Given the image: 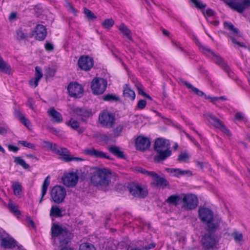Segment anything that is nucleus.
<instances>
[{"instance_id":"09e8293b","label":"nucleus","mask_w":250,"mask_h":250,"mask_svg":"<svg viewBox=\"0 0 250 250\" xmlns=\"http://www.w3.org/2000/svg\"><path fill=\"white\" fill-rule=\"evenodd\" d=\"M190 1L193 3L195 6L200 9H204L206 6L205 4H203L201 1L199 0H190Z\"/></svg>"},{"instance_id":"58836bf2","label":"nucleus","mask_w":250,"mask_h":250,"mask_svg":"<svg viewBox=\"0 0 250 250\" xmlns=\"http://www.w3.org/2000/svg\"><path fill=\"white\" fill-rule=\"evenodd\" d=\"M232 237H233L236 243L239 244L240 245H242V243L243 241V235L242 233L235 230L231 234Z\"/></svg>"},{"instance_id":"c03bdc74","label":"nucleus","mask_w":250,"mask_h":250,"mask_svg":"<svg viewBox=\"0 0 250 250\" xmlns=\"http://www.w3.org/2000/svg\"><path fill=\"white\" fill-rule=\"evenodd\" d=\"M185 136L188 138L197 148L201 149V146L198 141L192 136L188 133L186 131H182Z\"/></svg>"},{"instance_id":"393cba45","label":"nucleus","mask_w":250,"mask_h":250,"mask_svg":"<svg viewBox=\"0 0 250 250\" xmlns=\"http://www.w3.org/2000/svg\"><path fill=\"white\" fill-rule=\"evenodd\" d=\"M14 114L16 118H17L20 122L24 125L26 127L29 128L31 126V123L30 121L25 118L21 112L17 109H14Z\"/></svg>"},{"instance_id":"de8ad7c7","label":"nucleus","mask_w":250,"mask_h":250,"mask_svg":"<svg viewBox=\"0 0 250 250\" xmlns=\"http://www.w3.org/2000/svg\"><path fill=\"white\" fill-rule=\"evenodd\" d=\"M56 74V70L52 68H48L45 71V76L46 79L53 77Z\"/></svg>"},{"instance_id":"1a4fd4ad","label":"nucleus","mask_w":250,"mask_h":250,"mask_svg":"<svg viewBox=\"0 0 250 250\" xmlns=\"http://www.w3.org/2000/svg\"><path fill=\"white\" fill-rule=\"evenodd\" d=\"M215 231H207L202 236V244L204 250H212L218 243L217 236Z\"/></svg>"},{"instance_id":"cd10ccee","label":"nucleus","mask_w":250,"mask_h":250,"mask_svg":"<svg viewBox=\"0 0 250 250\" xmlns=\"http://www.w3.org/2000/svg\"><path fill=\"white\" fill-rule=\"evenodd\" d=\"M65 125L73 130H76L79 134L83 132L84 130L83 127H80V123L78 121L72 118L65 123Z\"/></svg>"},{"instance_id":"9b49d317","label":"nucleus","mask_w":250,"mask_h":250,"mask_svg":"<svg viewBox=\"0 0 250 250\" xmlns=\"http://www.w3.org/2000/svg\"><path fill=\"white\" fill-rule=\"evenodd\" d=\"M182 201V208L186 210H191L196 208L199 203L198 197L193 194H184Z\"/></svg>"},{"instance_id":"bf43d9fd","label":"nucleus","mask_w":250,"mask_h":250,"mask_svg":"<svg viewBox=\"0 0 250 250\" xmlns=\"http://www.w3.org/2000/svg\"><path fill=\"white\" fill-rule=\"evenodd\" d=\"M188 125L189 126L190 129L195 132L199 137H202V135L197 130L195 129V127H194V124L193 123L188 122Z\"/></svg>"},{"instance_id":"4c0bfd02","label":"nucleus","mask_w":250,"mask_h":250,"mask_svg":"<svg viewBox=\"0 0 250 250\" xmlns=\"http://www.w3.org/2000/svg\"><path fill=\"white\" fill-rule=\"evenodd\" d=\"M12 188L15 195L19 196L21 194L22 186L19 182H14L12 185Z\"/></svg>"},{"instance_id":"b1692460","label":"nucleus","mask_w":250,"mask_h":250,"mask_svg":"<svg viewBox=\"0 0 250 250\" xmlns=\"http://www.w3.org/2000/svg\"><path fill=\"white\" fill-rule=\"evenodd\" d=\"M166 170L167 172L173 173V176L176 177H180L185 175H188L189 176L192 175V171L189 170H182L178 168H167Z\"/></svg>"},{"instance_id":"338daca9","label":"nucleus","mask_w":250,"mask_h":250,"mask_svg":"<svg viewBox=\"0 0 250 250\" xmlns=\"http://www.w3.org/2000/svg\"><path fill=\"white\" fill-rule=\"evenodd\" d=\"M195 166L196 167H199L201 169H203L204 167V163L199 161H195Z\"/></svg>"},{"instance_id":"603ef678","label":"nucleus","mask_w":250,"mask_h":250,"mask_svg":"<svg viewBox=\"0 0 250 250\" xmlns=\"http://www.w3.org/2000/svg\"><path fill=\"white\" fill-rule=\"evenodd\" d=\"M83 12L88 19L93 20L96 18V17L94 15L93 13L91 10L87 9L86 8H84Z\"/></svg>"},{"instance_id":"6ab92c4d","label":"nucleus","mask_w":250,"mask_h":250,"mask_svg":"<svg viewBox=\"0 0 250 250\" xmlns=\"http://www.w3.org/2000/svg\"><path fill=\"white\" fill-rule=\"evenodd\" d=\"M35 39L39 41H43L47 35L46 27L42 24H37L34 29Z\"/></svg>"},{"instance_id":"f8f14e48","label":"nucleus","mask_w":250,"mask_h":250,"mask_svg":"<svg viewBox=\"0 0 250 250\" xmlns=\"http://www.w3.org/2000/svg\"><path fill=\"white\" fill-rule=\"evenodd\" d=\"M127 188L130 194L134 197L145 198L148 194V190L139 184L132 183L129 184Z\"/></svg>"},{"instance_id":"39448f33","label":"nucleus","mask_w":250,"mask_h":250,"mask_svg":"<svg viewBox=\"0 0 250 250\" xmlns=\"http://www.w3.org/2000/svg\"><path fill=\"white\" fill-rule=\"evenodd\" d=\"M43 143L44 144V147L54 154L60 156L61 160L65 162H80L84 160V159L81 157L72 156L70 151L66 147H60L56 144L48 141H43Z\"/></svg>"},{"instance_id":"9d476101","label":"nucleus","mask_w":250,"mask_h":250,"mask_svg":"<svg viewBox=\"0 0 250 250\" xmlns=\"http://www.w3.org/2000/svg\"><path fill=\"white\" fill-rule=\"evenodd\" d=\"M107 81L102 78H94L91 83V88L94 95L103 94L107 87Z\"/></svg>"},{"instance_id":"5fc2aeb1","label":"nucleus","mask_w":250,"mask_h":250,"mask_svg":"<svg viewBox=\"0 0 250 250\" xmlns=\"http://www.w3.org/2000/svg\"><path fill=\"white\" fill-rule=\"evenodd\" d=\"M39 81L40 80L34 77L29 80V84L30 86L36 88L38 85Z\"/></svg>"},{"instance_id":"c9c22d12","label":"nucleus","mask_w":250,"mask_h":250,"mask_svg":"<svg viewBox=\"0 0 250 250\" xmlns=\"http://www.w3.org/2000/svg\"><path fill=\"white\" fill-rule=\"evenodd\" d=\"M50 215L54 217H62L63 216L61 209L56 206H52L50 211Z\"/></svg>"},{"instance_id":"a211bd4d","label":"nucleus","mask_w":250,"mask_h":250,"mask_svg":"<svg viewBox=\"0 0 250 250\" xmlns=\"http://www.w3.org/2000/svg\"><path fill=\"white\" fill-rule=\"evenodd\" d=\"M135 146L137 150L144 151L149 148L150 142L147 137L138 136L136 139Z\"/></svg>"},{"instance_id":"13d9d810","label":"nucleus","mask_w":250,"mask_h":250,"mask_svg":"<svg viewBox=\"0 0 250 250\" xmlns=\"http://www.w3.org/2000/svg\"><path fill=\"white\" fill-rule=\"evenodd\" d=\"M206 100H208L210 103L215 104L216 103V100L217 99L216 97H211V96H208L205 94L204 97Z\"/></svg>"},{"instance_id":"a878e982","label":"nucleus","mask_w":250,"mask_h":250,"mask_svg":"<svg viewBox=\"0 0 250 250\" xmlns=\"http://www.w3.org/2000/svg\"><path fill=\"white\" fill-rule=\"evenodd\" d=\"M0 245L4 249H13L17 245V242L13 238L2 237L0 239Z\"/></svg>"},{"instance_id":"4468645a","label":"nucleus","mask_w":250,"mask_h":250,"mask_svg":"<svg viewBox=\"0 0 250 250\" xmlns=\"http://www.w3.org/2000/svg\"><path fill=\"white\" fill-rule=\"evenodd\" d=\"M74 114L80 119L81 122L87 123L88 119L92 116L91 110L85 107H76L72 109Z\"/></svg>"},{"instance_id":"f03ea898","label":"nucleus","mask_w":250,"mask_h":250,"mask_svg":"<svg viewBox=\"0 0 250 250\" xmlns=\"http://www.w3.org/2000/svg\"><path fill=\"white\" fill-rule=\"evenodd\" d=\"M153 148L156 155L153 157L155 163L166 161L172 155L170 145L168 140L163 138H157L154 143Z\"/></svg>"},{"instance_id":"37998d69","label":"nucleus","mask_w":250,"mask_h":250,"mask_svg":"<svg viewBox=\"0 0 250 250\" xmlns=\"http://www.w3.org/2000/svg\"><path fill=\"white\" fill-rule=\"evenodd\" d=\"M224 27L235 34H238L239 31V29L235 27L231 22H225L224 23Z\"/></svg>"},{"instance_id":"3c124183","label":"nucleus","mask_w":250,"mask_h":250,"mask_svg":"<svg viewBox=\"0 0 250 250\" xmlns=\"http://www.w3.org/2000/svg\"><path fill=\"white\" fill-rule=\"evenodd\" d=\"M35 73L34 78H36L40 80L43 76L41 68L38 66H36L35 68Z\"/></svg>"},{"instance_id":"052dcab7","label":"nucleus","mask_w":250,"mask_h":250,"mask_svg":"<svg viewBox=\"0 0 250 250\" xmlns=\"http://www.w3.org/2000/svg\"><path fill=\"white\" fill-rule=\"evenodd\" d=\"M230 39L234 44H237L241 47H246L244 43L236 41L234 38L230 37Z\"/></svg>"},{"instance_id":"864d4df0","label":"nucleus","mask_w":250,"mask_h":250,"mask_svg":"<svg viewBox=\"0 0 250 250\" xmlns=\"http://www.w3.org/2000/svg\"><path fill=\"white\" fill-rule=\"evenodd\" d=\"M19 142V144H20L23 146L29 148L35 149V145L33 144H32L25 141H20Z\"/></svg>"},{"instance_id":"2f4dec72","label":"nucleus","mask_w":250,"mask_h":250,"mask_svg":"<svg viewBox=\"0 0 250 250\" xmlns=\"http://www.w3.org/2000/svg\"><path fill=\"white\" fill-rule=\"evenodd\" d=\"M28 34L27 31L22 28H19L16 31V38L19 41L27 40Z\"/></svg>"},{"instance_id":"412c9836","label":"nucleus","mask_w":250,"mask_h":250,"mask_svg":"<svg viewBox=\"0 0 250 250\" xmlns=\"http://www.w3.org/2000/svg\"><path fill=\"white\" fill-rule=\"evenodd\" d=\"M47 113L52 123L60 124L62 122L63 118L62 115L56 110L54 107H50L47 110Z\"/></svg>"},{"instance_id":"20e7f679","label":"nucleus","mask_w":250,"mask_h":250,"mask_svg":"<svg viewBox=\"0 0 250 250\" xmlns=\"http://www.w3.org/2000/svg\"><path fill=\"white\" fill-rule=\"evenodd\" d=\"M111 177L112 172L109 169L106 168H96L95 170L91 174L90 180L94 186L104 188L110 184Z\"/></svg>"},{"instance_id":"a19ab883","label":"nucleus","mask_w":250,"mask_h":250,"mask_svg":"<svg viewBox=\"0 0 250 250\" xmlns=\"http://www.w3.org/2000/svg\"><path fill=\"white\" fill-rule=\"evenodd\" d=\"M79 250H96V249L92 244L85 242L80 245Z\"/></svg>"},{"instance_id":"dca6fc26","label":"nucleus","mask_w":250,"mask_h":250,"mask_svg":"<svg viewBox=\"0 0 250 250\" xmlns=\"http://www.w3.org/2000/svg\"><path fill=\"white\" fill-rule=\"evenodd\" d=\"M94 61L92 58L86 55L81 56L78 61L79 67L82 70L87 71L93 67Z\"/></svg>"},{"instance_id":"8fccbe9b","label":"nucleus","mask_w":250,"mask_h":250,"mask_svg":"<svg viewBox=\"0 0 250 250\" xmlns=\"http://www.w3.org/2000/svg\"><path fill=\"white\" fill-rule=\"evenodd\" d=\"M136 170L138 172H140L142 174H143L144 175H146V176H148L150 177H151L152 175L153 174V173L154 172V171H148V170H146V169L141 167H138L137 169H136Z\"/></svg>"},{"instance_id":"a18cd8bd","label":"nucleus","mask_w":250,"mask_h":250,"mask_svg":"<svg viewBox=\"0 0 250 250\" xmlns=\"http://www.w3.org/2000/svg\"><path fill=\"white\" fill-rule=\"evenodd\" d=\"M195 43L199 47L200 50L204 55H205L208 50L210 49L209 47L202 44L198 39H196Z\"/></svg>"},{"instance_id":"f257e3e1","label":"nucleus","mask_w":250,"mask_h":250,"mask_svg":"<svg viewBox=\"0 0 250 250\" xmlns=\"http://www.w3.org/2000/svg\"><path fill=\"white\" fill-rule=\"evenodd\" d=\"M59 236H61L59 240L60 250H74V249L67 246L73 237V233L65 227L53 224L51 228V236L55 240Z\"/></svg>"},{"instance_id":"f3484780","label":"nucleus","mask_w":250,"mask_h":250,"mask_svg":"<svg viewBox=\"0 0 250 250\" xmlns=\"http://www.w3.org/2000/svg\"><path fill=\"white\" fill-rule=\"evenodd\" d=\"M79 176L75 172H69L64 174L62 177L64 185L67 187H74L78 183Z\"/></svg>"},{"instance_id":"4d7b16f0","label":"nucleus","mask_w":250,"mask_h":250,"mask_svg":"<svg viewBox=\"0 0 250 250\" xmlns=\"http://www.w3.org/2000/svg\"><path fill=\"white\" fill-rule=\"evenodd\" d=\"M44 48L46 51L50 52L54 50V45L52 43L46 41L44 44Z\"/></svg>"},{"instance_id":"79ce46f5","label":"nucleus","mask_w":250,"mask_h":250,"mask_svg":"<svg viewBox=\"0 0 250 250\" xmlns=\"http://www.w3.org/2000/svg\"><path fill=\"white\" fill-rule=\"evenodd\" d=\"M189 158V155L188 153L186 151H184L179 154L177 160L179 163L187 162Z\"/></svg>"},{"instance_id":"473e14b6","label":"nucleus","mask_w":250,"mask_h":250,"mask_svg":"<svg viewBox=\"0 0 250 250\" xmlns=\"http://www.w3.org/2000/svg\"><path fill=\"white\" fill-rule=\"evenodd\" d=\"M181 199V198L180 195L173 194L168 197L165 201L169 205L177 206L179 204Z\"/></svg>"},{"instance_id":"e2e57ef3","label":"nucleus","mask_w":250,"mask_h":250,"mask_svg":"<svg viewBox=\"0 0 250 250\" xmlns=\"http://www.w3.org/2000/svg\"><path fill=\"white\" fill-rule=\"evenodd\" d=\"M8 150L9 151H12L14 152H17L19 149L18 147L15 146L14 145H9L8 146Z\"/></svg>"},{"instance_id":"72a5a7b5","label":"nucleus","mask_w":250,"mask_h":250,"mask_svg":"<svg viewBox=\"0 0 250 250\" xmlns=\"http://www.w3.org/2000/svg\"><path fill=\"white\" fill-rule=\"evenodd\" d=\"M104 101L108 102H116L120 100V98L113 93H108L104 95L102 97Z\"/></svg>"},{"instance_id":"7ed1b4c3","label":"nucleus","mask_w":250,"mask_h":250,"mask_svg":"<svg viewBox=\"0 0 250 250\" xmlns=\"http://www.w3.org/2000/svg\"><path fill=\"white\" fill-rule=\"evenodd\" d=\"M200 219L206 225L207 231H216L220 228L221 219L214 217L213 211L206 207H201L198 210Z\"/></svg>"},{"instance_id":"5701e85b","label":"nucleus","mask_w":250,"mask_h":250,"mask_svg":"<svg viewBox=\"0 0 250 250\" xmlns=\"http://www.w3.org/2000/svg\"><path fill=\"white\" fill-rule=\"evenodd\" d=\"M229 6L239 13H242L244 10L250 5V0H243L241 3L231 2Z\"/></svg>"},{"instance_id":"4be33fe9","label":"nucleus","mask_w":250,"mask_h":250,"mask_svg":"<svg viewBox=\"0 0 250 250\" xmlns=\"http://www.w3.org/2000/svg\"><path fill=\"white\" fill-rule=\"evenodd\" d=\"M153 181L154 184L162 188H166L169 186L168 181L164 177H160L157 173L154 172L151 177Z\"/></svg>"},{"instance_id":"7c9ffc66","label":"nucleus","mask_w":250,"mask_h":250,"mask_svg":"<svg viewBox=\"0 0 250 250\" xmlns=\"http://www.w3.org/2000/svg\"><path fill=\"white\" fill-rule=\"evenodd\" d=\"M123 96L124 97L128 98L131 101L134 100L135 98V92L131 88L129 84H125L124 85Z\"/></svg>"},{"instance_id":"ddd939ff","label":"nucleus","mask_w":250,"mask_h":250,"mask_svg":"<svg viewBox=\"0 0 250 250\" xmlns=\"http://www.w3.org/2000/svg\"><path fill=\"white\" fill-rule=\"evenodd\" d=\"M68 95L71 97L79 98L83 96V88L77 82H71L67 86Z\"/></svg>"},{"instance_id":"423d86ee","label":"nucleus","mask_w":250,"mask_h":250,"mask_svg":"<svg viewBox=\"0 0 250 250\" xmlns=\"http://www.w3.org/2000/svg\"><path fill=\"white\" fill-rule=\"evenodd\" d=\"M208 58L210 59L215 64L218 65L231 79L235 78V74L231 70L228 63L219 55L215 53L211 49L205 55Z\"/></svg>"},{"instance_id":"2eb2a0df","label":"nucleus","mask_w":250,"mask_h":250,"mask_svg":"<svg viewBox=\"0 0 250 250\" xmlns=\"http://www.w3.org/2000/svg\"><path fill=\"white\" fill-rule=\"evenodd\" d=\"M208 120L209 122L216 128L219 129L229 136H231V131L218 118L212 114L208 116Z\"/></svg>"},{"instance_id":"ea45409f","label":"nucleus","mask_w":250,"mask_h":250,"mask_svg":"<svg viewBox=\"0 0 250 250\" xmlns=\"http://www.w3.org/2000/svg\"><path fill=\"white\" fill-rule=\"evenodd\" d=\"M14 159V162L17 165L21 166L25 169L29 167V165L21 157H15Z\"/></svg>"},{"instance_id":"0e129e2a","label":"nucleus","mask_w":250,"mask_h":250,"mask_svg":"<svg viewBox=\"0 0 250 250\" xmlns=\"http://www.w3.org/2000/svg\"><path fill=\"white\" fill-rule=\"evenodd\" d=\"M66 7H67L73 13L76 14L77 13V10L73 7L70 3L67 2L66 4Z\"/></svg>"},{"instance_id":"bb28decb","label":"nucleus","mask_w":250,"mask_h":250,"mask_svg":"<svg viewBox=\"0 0 250 250\" xmlns=\"http://www.w3.org/2000/svg\"><path fill=\"white\" fill-rule=\"evenodd\" d=\"M117 27L119 31L122 34L123 37L126 38L129 41H132L133 40L131 30L124 23H121Z\"/></svg>"},{"instance_id":"0eeeda50","label":"nucleus","mask_w":250,"mask_h":250,"mask_svg":"<svg viewBox=\"0 0 250 250\" xmlns=\"http://www.w3.org/2000/svg\"><path fill=\"white\" fill-rule=\"evenodd\" d=\"M98 121L103 127L112 128L116 122L115 115L108 109H104L99 114Z\"/></svg>"},{"instance_id":"6e6552de","label":"nucleus","mask_w":250,"mask_h":250,"mask_svg":"<svg viewBox=\"0 0 250 250\" xmlns=\"http://www.w3.org/2000/svg\"><path fill=\"white\" fill-rule=\"evenodd\" d=\"M50 194L51 201L59 204L64 201L66 196V191L63 187L56 185L51 188Z\"/></svg>"},{"instance_id":"e433bc0d","label":"nucleus","mask_w":250,"mask_h":250,"mask_svg":"<svg viewBox=\"0 0 250 250\" xmlns=\"http://www.w3.org/2000/svg\"><path fill=\"white\" fill-rule=\"evenodd\" d=\"M184 84L186 86V87L189 89H190L195 94L200 96V97H204L205 95V93L202 91L199 90L197 88L193 86L190 83L185 82L184 83Z\"/></svg>"},{"instance_id":"c85d7f7f","label":"nucleus","mask_w":250,"mask_h":250,"mask_svg":"<svg viewBox=\"0 0 250 250\" xmlns=\"http://www.w3.org/2000/svg\"><path fill=\"white\" fill-rule=\"evenodd\" d=\"M108 151L118 158L124 159L125 158L124 153L121 150L120 147L116 146H108Z\"/></svg>"},{"instance_id":"680f3d73","label":"nucleus","mask_w":250,"mask_h":250,"mask_svg":"<svg viewBox=\"0 0 250 250\" xmlns=\"http://www.w3.org/2000/svg\"><path fill=\"white\" fill-rule=\"evenodd\" d=\"M49 131L51 133H52V134H53L55 135H58L60 132V130H59L57 128L54 127H49Z\"/></svg>"},{"instance_id":"aec40b11","label":"nucleus","mask_w":250,"mask_h":250,"mask_svg":"<svg viewBox=\"0 0 250 250\" xmlns=\"http://www.w3.org/2000/svg\"><path fill=\"white\" fill-rule=\"evenodd\" d=\"M84 152L86 155L95 158L111 160L110 157L105 152L97 150L93 147L85 149Z\"/></svg>"},{"instance_id":"f704fd0d","label":"nucleus","mask_w":250,"mask_h":250,"mask_svg":"<svg viewBox=\"0 0 250 250\" xmlns=\"http://www.w3.org/2000/svg\"><path fill=\"white\" fill-rule=\"evenodd\" d=\"M8 208L9 211L18 218H19L21 217V212L18 209V207L17 206H16L14 204L10 202L8 203Z\"/></svg>"},{"instance_id":"c756f323","label":"nucleus","mask_w":250,"mask_h":250,"mask_svg":"<svg viewBox=\"0 0 250 250\" xmlns=\"http://www.w3.org/2000/svg\"><path fill=\"white\" fill-rule=\"evenodd\" d=\"M50 176H47L44 180L41 187V196L39 200V203H42L44 196L46 195L48 187L50 185Z\"/></svg>"},{"instance_id":"69168bd1","label":"nucleus","mask_w":250,"mask_h":250,"mask_svg":"<svg viewBox=\"0 0 250 250\" xmlns=\"http://www.w3.org/2000/svg\"><path fill=\"white\" fill-rule=\"evenodd\" d=\"M17 15V14L16 12H12L9 16L8 20L10 21L14 20L16 18Z\"/></svg>"},{"instance_id":"49530a36","label":"nucleus","mask_w":250,"mask_h":250,"mask_svg":"<svg viewBox=\"0 0 250 250\" xmlns=\"http://www.w3.org/2000/svg\"><path fill=\"white\" fill-rule=\"evenodd\" d=\"M114 24V21L112 19L105 20L102 23L103 27L106 29H109Z\"/></svg>"},{"instance_id":"774afa93","label":"nucleus","mask_w":250,"mask_h":250,"mask_svg":"<svg viewBox=\"0 0 250 250\" xmlns=\"http://www.w3.org/2000/svg\"><path fill=\"white\" fill-rule=\"evenodd\" d=\"M205 14L208 17H211L214 15V11L210 8H208L206 10Z\"/></svg>"},{"instance_id":"6e6d98bb","label":"nucleus","mask_w":250,"mask_h":250,"mask_svg":"<svg viewBox=\"0 0 250 250\" xmlns=\"http://www.w3.org/2000/svg\"><path fill=\"white\" fill-rule=\"evenodd\" d=\"M146 105V102L145 100H140L137 104V107L140 110L144 109Z\"/></svg>"}]
</instances>
